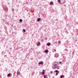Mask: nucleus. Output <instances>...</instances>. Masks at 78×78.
I'll use <instances>...</instances> for the list:
<instances>
[{"instance_id":"nucleus-17","label":"nucleus","mask_w":78,"mask_h":78,"mask_svg":"<svg viewBox=\"0 0 78 78\" xmlns=\"http://www.w3.org/2000/svg\"><path fill=\"white\" fill-rule=\"evenodd\" d=\"M61 1L60 0H58V2H59V3H60Z\"/></svg>"},{"instance_id":"nucleus-19","label":"nucleus","mask_w":78,"mask_h":78,"mask_svg":"<svg viewBox=\"0 0 78 78\" xmlns=\"http://www.w3.org/2000/svg\"><path fill=\"white\" fill-rule=\"evenodd\" d=\"M12 11H14V9H12Z\"/></svg>"},{"instance_id":"nucleus-18","label":"nucleus","mask_w":78,"mask_h":78,"mask_svg":"<svg viewBox=\"0 0 78 78\" xmlns=\"http://www.w3.org/2000/svg\"><path fill=\"white\" fill-rule=\"evenodd\" d=\"M55 51H56V50L55 49H54L53 51V52H55Z\"/></svg>"},{"instance_id":"nucleus-10","label":"nucleus","mask_w":78,"mask_h":78,"mask_svg":"<svg viewBox=\"0 0 78 78\" xmlns=\"http://www.w3.org/2000/svg\"><path fill=\"white\" fill-rule=\"evenodd\" d=\"M53 2H50V5H53Z\"/></svg>"},{"instance_id":"nucleus-13","label":"nucleus","mask_w":78,"mask_h":78,"mask_svg":"<svg viewBox=\"0 0 78 78\" xmlns=\"http://www.w3.org/2000/svg\"><path fill=\"white\" fill-rule=\"evenodd\" d=\"M11 75V73H9V74L7 75V76H10Z\"/></svg>"},{"instance_id":"nucleus-26","label":"nucleus","mask_w":78,"mask_h":78,"mask_svg":"<svg viewBox=\"0 0 78 78\" xmlns=\"http://www.w3.org/2000/svg\"><path fill=\"white\" fill-rule=\"evenodd\" d=\"M44 72V70H43V72Z\"/></svg>"},{"instance_id":"nucleus-14","label":"nucleus","mask_w":78,"mask_h":78,"mask_svg":"<svg viewBox=\"0 0 78 78\" xmlns=\"http://www.w3.org/2000/svg\"><path fill=\"white\" fill-rule=\"evenodd\" d=\"M38 44H37V46H39V45H40V43L39 42L37 43Z\"/></svg>"},{"instance_id":"nucleus-6","label":"nucleus","mask_w":78,"mask_h":78,"mask_svg":"<svg viewBox=\"0 0 78 78\" xmlns=\"http://www.w3.org/2000/svg\"><path fill=\"white\" fill-rule=\"evenodd\" d=\"M60 77L61 78H64V75H62L60 76Z\"/></svg>"},{"instance_id":"nucleus-7","label":"nucleus","mask_w":78,"mask_h":78,"mask_svg":"<svg viewBox=\"0 0 78 78\" xmlns=\"http://www.w3.org/2000/svg\"><path fill=\"white\" fill-rule=\"evenodd\" d=\"M47 45L48 46H50L51 45V44L50 43H48L47 44Z\"/></svg>"},{"instance_id":"nucleus-12","label":"nucleus","mask_w":78,"mask_h":78,"mask_svg":"<svg viewBox=\"0 0 78 78\" xmlns=\"http://www.w3.org/2000/svg\"><path fill=\"white\" fill-rule=\"evenodd\" d=\"M20 22H22V20L21 19H20V20H19Z\"/></svg>"},{"instance_id":"nucleus-23","label":"nucleus","mask_w":78,"mask_h":78,"mask_svg":"<svg viewBox=\"0 0 78 78\" xmlns=\"http://www.w3.org/2000/svg\"><path fill=\"white\" fill-rule=\"evenodd\" d=\"M42 74L43 75H44V72H42Z\"/></svg>"},{"instance_id":"nucleus-28","label":"nucleus","mask_w":78,"mask_h":78,"mask_svg":"<svg viewBox=\"0 0 78 78\" xmlns=\"http://www.w3.org/2000/svg\"><path fill=\"white\" fill-rule=\"evenodd\" d=\"M42 40H44V39H43Z\"/></svg>"},{"instance_id":"nucleus-3","label":"nucleus","mask_w":78,"mask_h":78,"mask_svg":"<svg viewBox=\"0 0 78 78\" xmlns=\"http://www.w3.org/2000/svg\"><path fill=\"white\" fill-rule=\"evenodd\" d=\"M59 56V54H58L56 53L55 55V58H58Z\"/></svg>"},{"instance_id":"nucleus-25","label":"nucleus","mask_w":78,"mask_h":78,"mask_svg":"<svg viewBox=\"0 0 78 78\" xmlns=\"http://www.w3.org/2000/svg\"><path fill=\"white\" fill-rule=\"evenodd\" d=\"M65 50H66V51H67V49H65L64 50V51H65Z\"/></svg>"},{"instance_id":"nucleus-11","label":"nucleus","mask_w":78,"mask_h":78,"mask_svg":"<svg viewBox=\"0 0 78 78\" xmlns=\"http://www.w3.org/2000/svg\"><path fill=\"white\" fill-rule=\"evenodd\" d=\"M54 72H56V73H58V70H55Z\"/></svg>"},{"instance_id":"nucleus-8","label":"nucleus","mask_w":78,"mask_h":78,"mask_svg":"<svg viewBox=\"0 0 78 78\" xmlns=\"http://www.w3.org/2000/svg\"><path fill=\"white\" fill-rule=\"evenodd\" d=\"M41 20V18H38L37 20V22H39Z\"/></svg>"},{"instance_id":"nucleus-15","label":"nucleus","mask_w":78,"mask_h":78,"mask_svg":"<svg viewBox=\"0 0 78 78\" xmlns=\"http://www.w3.org/2000/svg\"><path fill=\"white\" fill-rule=\"evenodd\" d=\"M44 78H47V77H46V76L44 75Z\"/></svg>"},{"instance_id":"nucleus-27","label":"nucleus","mask_w":78,"mask_h":78,"mask_svg":"<svg viewBox=\"0 0 78 78\" xmlns=\"http://www.w3.org/2000/svg\"><path fill=\"white\" fill-rule=\"evenodd\" d=\"M65 3V2H64L63 3Z\"/></svg>"},{"instance_id":"nucleus-21","label":"nucleus","mask_w":78,"mask_h":78,"mask_svg":"<svg viewBox=\"0 0 78 78\" xmlns=\"http://www.w3.org/2000/svg\"><path fill=\"white\" fill-rule=\"evenodd\" d=\"M62 63V62H59V64H61Z\"/></svg>"},{"instance_id":"nucleus-2","label":"nucleus","mask_w":78,"mask_h":78,"mask_svg":"<svg viewBox=\"0 0 78 78\" xmlns=\"http://www.w3.org/2000/svg\"><path fill=\"white\" fill-rule=\"evenodd\" d=\"M3 9L5 12H7V11H8V8L7 7H4Z\"/></svg>"},{"instance_id":"nucleus-20","label":"nucleus","mask_w":78,"mask_h":78,"mask_svg":"<svg viewBox=\"0 0 78 78\" xmlns=\"http://www.w3.org/2000/svg\"><path fill=\"white\" fill-rule=\"evenodd\" d=\"M50 73H53V71H51L50 72Z\"/></svg>"},{"instance_id":"nucleus-16","label":"nucleus","mask_w":78,"mask_h":78,"mask_svg":"<svg viewBox=\"0 0 78 78\" xmlns=\"http://www.w3.org/2000/svg\"><path fill=\"white\" fill-rule=\"evenodd\" d=\"M23 31H24V32H25V31H26V30L25 29H23Z\"/></svg>"},{"instance_id":"nucleus-9","label":"nucleus","mask_w":78,"mask_h":78,"mask_svg":"<svg viewBox=\"0 0 78 78\" xmlns=\"http://www.w3.org/2000/svg\"><path fill=\"white\" fill-rule=\"evenodd\" d=\"M48 50H46L45 51V53H48Z\"/></svg>"},{"instance_id":"nucleus-4","label":"nucleus","mask_w":78,"mask_h":78,"mask_svg":"<svg viewBox=\"0 0 78 78\" xmlns=\"http://www.w3.org/2000/svg\"><path fill=\"white\" fill-rule=\"evenodd\" d=\"M16 74H17V75H20V73L19 71H17Z\"/></svg>"},{"instance_id":"nucleus-24","label":"nucleus","mask_w":78,"mask_h":78,"mask_svg":"<svg viewBox=\"0 0 78 78\" xmlns=\"http://www.w3.org/2000/svg\"><path fill=\"white\" fill-rule=\"evenodd\" d=\"M58 43H61V41H58Z\"/></svg>"},{"instance_id":"nucleus-1","label":"nucleus","mask_w":78,"mask_h":78,"mask_svg":"<svg viewBox=\"0 0 78 78\" xmlns=\"http://www.w3.org/2000/svg\"><path fill=\"white\" fill-rule=\"evenodd\" d=\"M58 62H55L54 64L52 66V67L53 69H59V66H58Z\"/></svg>"},{"instance_id":"nucleus-22","label":"nucleus","mask_w":78,"mask_h":78,"mask_svg":"<svg viewBox=\"0 0 78 78\" xmlns=\"http://www.w3.org/2000/svg\"><path fill=\"white\" fill-rule=\"evenodd\" d=\"M58 73H56V75H58Z\"/></svg>"},{"instance_id":"nucleus-5","label":"nucleus","mask_w":78,"mask_h":78,"mask_svg":"<svg viewBox=\"0 0 78 78\" xmlns=\"http://www.w3.org/2000/svg\"><path fill=\"white\" fill-rule=\"evenodd\" d=\"M39 64L41 65V64H43V62H39Z\"/></svg>"}]
</instances>
